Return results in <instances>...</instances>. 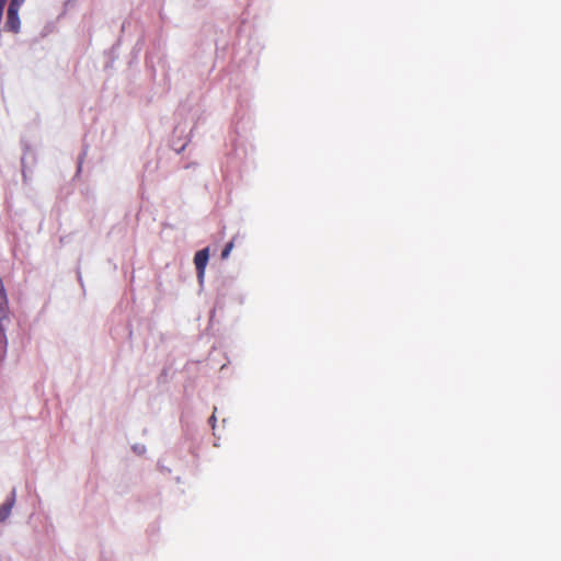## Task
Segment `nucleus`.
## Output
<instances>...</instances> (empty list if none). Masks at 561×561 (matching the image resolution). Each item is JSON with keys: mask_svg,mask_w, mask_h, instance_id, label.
Listing matches in <instances>:
<instances>
[{"mask_svg": "<svg viewBox=\"0 0 561 561\" xmlns=\"http://www.w3.org/2000/svg\"><path fill=\"white\" fill-rule=\"evenodd\" d=\"M9 316L8 297L4 289L3 280L0 277V333L3 332L2 322L7 320Z\"/></svg>", "mask_w": 561, "mask_h": 561, "instance_id": "nucleus-3", "label": "nucleus"}, {"mask_svg": "<svg viewBox=\"0 0 561 561\" xmlns=\"http://www.w3.org/2000/svg\"><path fill=\"white\" fill-rule=\"evenodd\" d=\"M13 503H4L0 506V522L4 520L11 513Z\"/></svg>", "mask_w": 561, "mask_h": 561, "instance_id": "nucleus-4", "label": "nucleus"}, {"mask_svg": "<svg viewBox=\"0 0 561 561\" xmlns=\"http://www.w3.org/2000/svg\"><path fill=\"white\" fill-rule=\"evenodd\" d=\"M231 249H232V248H224V251H222V253H221V257H222V259L228 257L229 252H230V250H231Z\"/></svg>", "mask_w": 561, "mask_h": 561, "instance_id": "nucleus-5", "label": "nucleus"}, {"mask_svg": "<svg viewBox=\"0 0 561 561\" xmlns=\"http://www.w3.org/2000/svg\"><path fill=\"white\" fill-rule=\"evenodd\" d=\"M208 249L209 248H204V249L197 251L194 256V263L196 266L197 276H198L199 282H202L204 278L205 268H206L208 257H209Z\"/></svg>", "mask_w": 561, "mask_h": 561, "instance_id": "nucleus-1", "label": "nucleus"}, {"mask_svg": "<svg viewBox=\"0 0 561 561\" xmlns=\"http://www.w3.org/2000/svg\"><path fill=\"white\" fill-rule=\"evenodd\" d=\"M19 7L9 5L8 12H7V22L5 27L8 31H11L13 33H18L20 31L21 21L19 18Z\"/></svg>", "mask_w": 561, "mask_h": 561, "instance_id": "nucleus-2", "label": "nucleus"}, {"mask_svg": "<svg viewBox=\"0 0 561 561\" xmlns=\"http://www.w3.org/2000/svg\"><path fill=\"white\" fill-rule=\"evenodd\" d=\"M7 0H0V10L4 11Z\"/></svg>", "mask_w": 561, "mask_h": 561, "instance_id": "nucleus-7", "label": "nucleus"}, {"mask_svg": "<svg viewBox=\"0 0 561 561\" xmlns=\"http://www.w3.org/2000/svg\"><path fill=\"white\" fill-rule=\"evenodd\" d=\"M24 1H25V0H12L10 4H11V5H13V7H19V8H20V5H21Z\"/></svg>", "mask_w": 561, "mask_h": 561, "instance_id": "nucleus-6", "label": "nucleus"}]
</instances>
